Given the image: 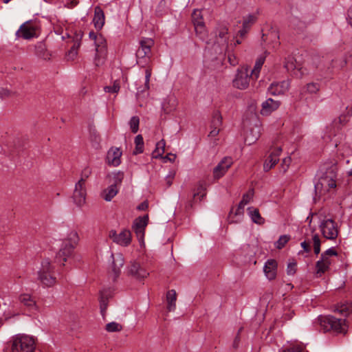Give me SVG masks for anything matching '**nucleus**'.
Listing matches in <instances>:
<instances>
[{"mask_svg":"<svg viewBox=\"0 0 352 352\" xmlns=\"http://www.w3.org/2000/svg\"><path fill=\"white\" fill-rule=\"evenodd\" d=\"M296 272V263L290 262L287 265V274L288 275H294Z\"/></svg>","mask_w":352,"mask_h":352,"instance_id":"obj_48","label":"nucleus"},{"mask_svg":"<svg viewBox=\"0 0 352 352\" xmlns=\"http://www.w3.org/2000/svg\"><path fill=\"white\" fill-rule=\"evenodd\" d=\"M78 239V233L74 230L71 231L67 234L56 254L57 262H63V265H64V262L67 261V258L72 256Z\"/></svg>","mask_w":352,"mask_h":352,"instance_id":"obj_2","label":"nucleus"},{"mask_svg":"<svg viewBox=\"0 0 352 352\" xmlns=\"http://www.w3.org/2000/svg\"><path fill=\"white\" fill-rule=\"evenodd\" d=\"M205 190L204 187L203 186L201 183H199L197 187V192L194 193L193 197L188 201L185 204V210L188 211L192 208L193 200L197 196H199V199H202L205 196V193L204 191Z\"/></svg>","mask_w":352,"mask_h":352,"instance_id":"obj_32","label":"nucleus"},{"mask_svg":"<svg viewBox=\"0 0 352 352\" xmlns=\"http://www.w3.org/2000/svg\"><path fill=\"white\" fill-rule=\"evenodd\" d=\"M331 264V261L328 257H322L321 254L320 259L316 263V274L318 276H321L322 274H324L329 269V266Z\"/></svg>","mask_w":352,"mask_h":352,"instance_id":"obj_26","label":"nucleus"},{"mask_svg":"<svg viewBox=\"0 0 352 352\" xmlns=\"http://www.w3.org/2000/svg\"><path fill=\"white\" fill-rule=\"evenodd\" d=\"M104 20L105 17L103 10L99 6L96 7L93 19L96 28L100 30L104 24Z\"/></svg>","mask_w":352,"mask_h":352,"instance_id":"obj_27","label":"nucleus"},{"mask_svg":"<svg viewBox=\"0 0 352 352\" xmlns=\"http://www.w3.org/2000/svg\"><path fill=\"white\" fill-rule=\"evenodd\" d=\"M256 21V18L253 15H249L247 19H245L243 22V28L248 27L252 25Z\"/></svg>","mask_w":352,"mask_h":352,"instance_id":"obj_49","label":"nucleus"},{"mask_svg":"<svg viewBox=\"0 0 352 352\" xmlns=\"http://www.w3.org/2000/svg\"><path fill=\"white\" fill-rule=\"evenodd\" d=\"M320 228L324 237L327 239L333 240L338 235L337 224L331 219L323 220L320 225Z\"/></svg>","mask_w":352,"mask_h":352,"instance_id":"obj_9","label":"nucleus"},{"mask_svg":"<svg viewBox=\"0 0 352 352\" xmlns=\"http://www.w3.org/2000/svg\"><path fill=\"white\" fill-rule=\"evenodd\" d=\"M248 211L254 223L258 225H263L265 223V219L261 216L258 209L253 207H249L248 208Z\"/></svg>","mask_w":352,"mask_h":352,"instance_id":"obj_31","label":"nucleus"},{"mask_svg":"<svg viewBox=\"0 0 352 352\" xmlns=\"http://www.w3.org/2000/svg\"><path fill=\"white\" fill-rule=\"evenodd\" d=\"M336 168L331 167L319 180V182L315 185L317 190L320 188H326L328 190L330 188L336 187Z\"/></svg>","mask_w":352,"mask_h":352,"instance_id":"obj_8","label":"nucleus"},{"mask_svg":"<svg viewBox=\"0 0 352 352\" xmlns=\"http://www.w3.org/2000/svg\"><path fill=\"white\" fill-rule=\"evenodd\" d=\"M165 145L166 143L164 140H161L157 143L156 148L152 153L153 158H159L162 157V155L164 153Z\"/></svg>","mask_w":352,"mask_h":352,"instance_id":"obj_38","label":"nucleus"},{"mask_svg":"<svg viewBox=\"0 0 352 352\" xmlns=\"http://www.w3.org/2000/svg\"><path fill=\"white\" fill-rule=\"evenodd\" d=\"M302 347L300 345H294L285 349L283 352H302Z\"/></svg>","mask_w":352,"mask_h":352,"instance_id":"obj_51","label":"nucleus"},{"mask_svg":"<svg viewBox=\"0 0 352 352\" xmlns=\"http://www.w3.org/2000/svg\"><path fill=\"white\" fill-rule=\"evenodd\" d=\"M248 30V27H243V28L239 31V34L240 35L241 37H243L247 34Z\"/></svg>","mask_w":352,"mask_h":352,"instance_id":"obj_64","label":"nucleus"},{"mask_svg":"<svg viewBox=\"0 0 352 352\" xmlns=\"http://www.w3.org/2000/svg\"><path fill=\"white\" fill-rule=\"evenodd\" d=\"M301 247L303 248L304 251L307 253H309L311 252V247L309 245V243H307L306 241H304L300 243Z\"/></svg>","mask_w":352,"mask_h":352,"instance_id":"obj_59","label":"nucleus"},{"mask_svg":"<svg viewBox=\"0 0 352 352\" xmlns=\"http://www.w3.org/2000/svg\"><path fill=\"white\" fill-rule=\"evenodd\" d=\"M122 329V326L116 322H111L106 324L105 330L108 332H119Z\"/></svg>","mask_w":352,"mask_h":352,"instance_id":"obj_41","label":"nucleus"},{"mask_svg":"<svg viewBox=\"0 0 352 352\" xmlns=\"http://www.w3.org/2000/svg\"><path fill=\"white\" fill-rule=\"evenodd\" d=\"M108 177L109 178V186L119 189L124 179V173L121 171L113 173L112 175H109Z\"/></svg>","mask_w":352,"mask_h":352,"instance_id":"obj_28","label":"nucleus"},{"mask_svg":"<svg viewBox=\"0 0 352 352\" xmlns=\"http://www.w3.org/2000/svg\"><path fill=\"white\" fill-rule=\"evenodd\" d=\"M14 95V93L8 89H4V88L0 89V98L2 99L11 97Z\"/></svg>","mask_w":352,"mask_h":352,"instance_id":"obj_46","label":"nucleus"},{"mask_svg":"<svg viewBox=\"0 0 352 352\" xmlns=\"http://www.w3.org/2000/svg\"><path fill=\"white\" fill-rule=\"evenodd\" d=\"M222 124V116L219 111H215L212 113V118L210 123L211 131L209 136L214 138L216 137L219 131L220 127Z\"/></svg>","mask_w":352,"mask_h":352,"instance_id":"obj_17","label":"nucleus"},{"mask_svg":"<svg viewBox=\"0 0 352 352\" xmlns=\"http://www.w3.org/2000/svg\"><path fill=\"white\" fill-rule=\"evenodd\" d=\"M258 133H259L258 131H257L256 133V134L254 135L252 138L250 137L249 134H247L245 139V142L249 145L253 144L254 142H256L258 140V138L259 137Z\"/></svg>","mask_w":352,"mask_h":352,"instance_id":"obj_50","label":"nucleus"},{"mask_svg":"<svg viewBox=\"0 0 352 352\" xmlns=\"http://www.w3.org/2000/svg\"><path fill=\"white\" fill-rule=\"evenodd\" d=\"M80 42L75 43L71 47V50L69 51L68 56H72V57L76 56L77 54V50L80 47Z\"/></svg>","mask_w":352,"mask_h":352,"instance_id":"obj_52","label":"nucleus"},{"mask_svg":"<svg viewBox=\"0 0 352 352\" xmlns=\"http://www.w3.org/2000/svg\"><path fill=\"white\" fill-rule=\"evenodd\" d=\"M91 169L89 167H85L81 172L80 179L78 183L85 185V182L87 179L89 178V177L91 175Z\"/></svg>","mask_w":352,"mask_h":352,"instance_id":"obj_43","label":"nucleus"},{"mask_svg":"<svg viewBox=\"0 0 352 352\" xmlns=\"http://www.w3.org/2000/svg\"><path fill=\"white\" fill-rule=\"evenodd\" d=\"M151 76V69L146 68L145 71V87L146 89H149V80Z\"/></svg>","mask_w":352,"mask_h":352,"instance_id":"obj_53","label":"nucleus"},{"mask_svg":"<svg viewBox=\"0 0 352 352\" xmlns=\"http://www.w3.org/2000/svg\"><path fill=\"white\" fill-rule=\"evenodd\" d=\"M166 300L168 302L167 309L169 311H174L176 307L177 300L176 292L174 289L169 290L166 294Z\"/></svg>","mask_w":352,"mask_h":352,"instance_id":"obj_34","label":"nucleus"},{"mask_svg":"<svg viewBox=\"0 0 352 352\" xmlns=\"http://www.w3.org/2000/svg\"><path fill=\"white\" fill-rule=\"evenodd\" d=\"M107 307H108V294L106 291H102L100 292V313L103 318H104V316H105Z\"/></svg>","mask_w":352,"mask_h":352,"instance_id":"obj_35","label":"nucleus"},{"mask_svg":"<svg viewBox=\"0 0 352 352\" xmlns=\"http://www.w3.org/2000/svg\"><path fill=\"white\" fill-rule=\"evenodd\" d=\"M86 195L85 185L77 182L72 196L76 206H81L85 203Z\"/></svg>","mask_w":352,"mask_h":352,"instance_id":"obj_15","label":"nucleus"},{"mask_svg":"<svg viewBox=\"0 0 352 352\" xmlns=\"http://www.w3.org/2000/svg\"><path fill=\"white\" fill-rule=\"evenodd\" d=\"M289 82L283 80L280 82H273L268 87V93L272 96L284 94L289 89Z\"/></svg>","mask_w":352,"mask_h":352,"instance_id":"obj_19","label":"nucleus"},{"mask_svg":"<svg viewBox=\"0 0 352 352\" xmlns=\"http://www.w3.org/2000/svg\"><path fill=\"white\" fill-rule=\"evenodd\" d=\"M112 273L113 274V279L115 281L120 274L121 268L124 263V259L122 255L120 254H117L116 256L112 255Z\"/></svg>","mask_w":352,"mask_h":352,"instance_id":"obj_23","label":"nucleus"},{"mask_svg":"<svg viewBox=\"0 0 352 352\" xmlns=\"http://www.w3.org/2000/svg\"><path fill=\"white\" fill-rule=\"evenodd\" d=\"M148 207V203L147 201H144L137 206V210L140 211L146 210Z\"/></svg>","mask_w":352,"mask_h":352,"instance_id":"obj_58","label":"nucleus"},{"mask_svg":"<svg viewBox=\"0 0 352 352\" xmlns=\"http://www.w3.org/2000/svg\"><path fill=\"white\" fill-rule=\"evenodd\" d=\"M129 126L131 132L136 133L139 130L140 118L138 116H133L129 121Z\"/></svg>","mask_w":352,"mask_h":352,"instance_id":"obj_42","label":"nucleus"},{"mask_svg":"<svg viewBox=\"0 0 352 352\" xmlns=\"http://www.w3.org/2000/svg\"><path fill=\"white\" fill-rule=\"evenodd\" d=\"M192 21L195 26L197 34L201 35L205 30L204 22L201 14V11L195 10L192 14Z\"/></svg>","mask_w":352,"mask_h":352,"instance_id":"obj_18","label":"nucleus"},{"mask_svg":"<svg viewBox=\"0 0 352 352\" xmlns=\"http://www.w3.org/2000/svg\"><path fill=\"white\" fill-rule=\"evenodd\" d=\"M263 270L269 280H274L276 276L277 262L274 259L267 260L264 265Z\"/></svg>","mask_w":352,"mask_h":352,"instance_id":"obj_25","label":"nucleus"},{"mask_svg":"<svg viewBox=\"0 0 352 352\" xmlns=\"http://www.w3.org/2000/svg\"><path fill=\"white\" fill-rule=\"evenodd\" d=\"M228 60L232 65H235L237 63V61L234 55L229 54L228 55Z\"/></svg>","mask_w":352,"mask_h":352,"instance_id":"obj_63","label":"nucleus"},{"mask_svg":"<svg viewBox=\"0 0 352 352\" xmlns=\"http://www.w3.org/2000/svg\"><path fill=\"white\" fill-rule=\"evenodd\" d=\"M35 52L38 56L44 59L47 58L49 56V54L47 52L46 45L43 42H39L36 45Z\"/></svg>","mask_w":352,"mask_h":352,"instance_id":"obj_37","label":"nucleus"},{"mask_svg":"<svg viewBox=\"0 0 352 352\" xmlns=\"http://www.w3.org/2000/svg\"><path fill=\"white\" fill-rule=\"evenodd\" d=\"M135 148L133 151V154L137 155L143 153L144 151V140L142 135H138L135 138Z\"/></svg>","mask_w":352,"mask_h":352,"instance_id":"obj_40","label":"nucleus"},{"mask_svg":"<svg viewBox=\"0 0 352 352\" xmlns=\"http://www.w3.org/2000/svg\"><path fill=\"white\" fill-rule=\"evenodd\" d=\"M19 302L30 311H37L38 307L35 298L29 294H22L19 296Z\"/></svg>","mask_w":352,"mask_h":352,"instance_id":"obj_24","label":"nucleus"},{"mask_svg":"<svg viewBox=\"0 0 352 352\" xmlns=\"http://www.w3.org/2000/svg\"><path fill=\"white\" fill-rule=\"evenodd\" d=\"M122 151L118 148H111L107 155V162L113 166H118L121 163Z\"/></svg>","mask_w":352,"mask_h":352,"instance_id":"obj_21","label":"nucleus"},{"mask_svg":"<svg viewBox=\"0 0 352 352\" xmlns=\"http://www.w3.org/2000/svg\"><path fill=\"white\" fill-rule=\"evenodd\" d=\"M148 222V215L136 218L133 223V230L137 235L139 241H142L144 237L145 228Z\"/></svg>","mask_w":352,"mask_h":352,"instance_id":"obj_12","label":"nucleus"},{"mask_svg":"<svg viewBox=\"0 0 352 352\" xmlns=\"http://www.w3.org/2000/svg\"><path fill=\"white\" fill-rule=\"evenodd\" d=\"M96 47V55L94 58V64L99 67L104 64L107 56V43L105 38L101 34L98 35L94 41Z\"/></svg>","mask_w":352,"mask_h":352,"instance_id":"obj_5","label":"nucleus"},{"mask_svg":"<svg viewBox=\"0 0 352 352\" xmlns=\"http://www.w3.org/2000/svg\"><path fill=\"white\" fill-rule=\"evenodd\" d=\"M289 239H290L289 235L285 234V235L280 236L276 242V248L280 250L283 248H284V246L289 241Z\"/></svg>","mask_w":352,"mask_h":352,"instance_id":"obj_44","label":"nucleus"},{"mask_svg":"<svg viewBox=\"0 0 352 352\" xmlns=\"http://www.w3.org/2000/svg\"><path fill=\"white\" fill-rule=\"evenodd\" d=\"M128 274L138 279H142L146 278L148 273L144 268L141 267L139 263L133 261L131 262L129 266Z\"/></svg>","mask_w":352,"mask_h":352,"instance_id":"obj_20","label":"nucleus"},{"mask_svg":"<svg viewBox=\"0 0 352 352\" xmlns=\"http://www.w3.org/2000/svg\"><path fill=\"white\" fill-rule=\"evenodd\" d=\"M120 90V84L118 81L113 82V86H107L104 87V91L109 93H118Z\"/></svg>","mask_w":352,"mask_h":352,"instance_id":"obj_45","label":"nucleus"},{"mask_svg":"<svg viewBox=\"0 0 352 352\" xmlns=\"http://www.w3.org/2000/svg\"><path fill=\"white\" fill-rule=\"evenodd\" d=\"M294 315V310L288 309V310L285 311L283 318L286 320H291L293 318Z\"/></svg>","mask_w":352,"mask_h":352,"instance_id":"obj_55","label":"nucleus"},{"mask_svg":"<svg viewBox=\"0 0 352 352\" xmlns=\"http://www.w3.org/2000/svg\"><path fill=\"white\" fill-rule=\"evenodd\" d=\"M233 164V160L230 157H225L218 164V165L213 169V177L216 179L222 177L228 170Z\"/></svg>","mask_w":352,"mask_h":352,"instance_id":"obj_13","label":"nucleus"},{"mask_svg":"<svg viewBox=\"0 0 352 352\" xmlns=\"http://www.w3.org/2000/svg\"><path fill=\"white\" fill-rule=\"evenodd\" d=\"M36 28L32 25L30 22H26L22 24L19 29L16 32V36L18 38H23L24 39H30L36 36Z\"/></svg>","mask_w":352,"mask_h":352,"instance_id":"obj_14","label":"nucleus"},{"mask_svg":"<svg viewBox=\"0 0 352 352\" xmlns=\"http://www.w3.org/2000/svg\"><path fill=\"white\" fill-rule=\"evenodd\" d=\"M118 188L109 186L102 192V197L107 201H110L118 194Z\"/></svg>","mask_w":352,"mask_h":352,"instance_id":"obj_33","label":"nucleus"},{"mask_svg":"<svg viewBox=\"0 0 352 352\" xmlns=\"http://www.w3.org/2000/svg\"><path fill=\"white\" fill-rule=\"evenodd\" d=\"M244 207L245 206L243 205V202H239L238 207L234 212L233 209L230 210L228 217L230 223H237L239 221V218L243 214Z\"/></svg>","mask_w":352,"mask_h":352,"instance_id":"obj_29","label":"nucleus"},{"mask_svg":"<svg viewBox=\"0 0 352 352\" xmlns=\"http://www.w3.org/2000/svg\"><path fill=\"white\" fill-rule=\"evenodd\" d=\"M38 278L41 283L47 287L54 285L56 282L54 276V267L48 259H45L41 263V267L38 272Z\"/></svg>","mask_w":352,"mask_h":352,"instance_id":"obj_4","label":"nucleus"},{"mask_svg":"<svg viewBox=\"0 0 352 352\" xmlns=\"http://www.w3.org/2000/svg\"><path fill=\"white\" fill-rule=\"evenodd\" d=\"M282 152L280 146L275 148L271 151L270 155L265 160L263 164V169L265 171L270 170L273 166H274L279 160V155Z\"/></svg>","mask_w":352,"mask_h":352,"instance_id":"obj_16","label":"nucleus"},{"mask_svg":"<svg viewBox=\"0 0 352 352\" xmlns=\"http://www.w3.org/2000/svg\"><path fill=\"white\" fill-rule=\"evenodd\" d=\"M313 243L314 247L320 248L321 241L319 238V236L317 234L313 236Z\"/></svg>","mask_w":352,"mask_h":352,"instance_id":"obj_57","label":"nucleus"},{"mask_svg":"<svg viewBox=\"0 0 352 352\" xmlns=\"http://www.w3.org/2000/svg\"><path fill=\"white\" fill-rule=\"evenodd\" d=\"M321 323L327 331L333 330L337 333H345L347 329L346 320L338 319L332 316H327L321 320Z\"/></svg>","mask_w":352,"mask_h":352,"instance_id":"obj_6","label":"nucleus"},{"mask_svg":"<svg viewBox=\"0 0 352 352\" xmlns=\"http://www.w3.org/2000/svg\"><path fill=\"white\" fill-rule=\"evenodd\" d=\"M228 34V29L225 25H219L215 30V35L217 37V43H226L228 38L227 34Z\"/></svg>","mask_w":352,"mask_h":352,"instance_id":"obj_30","label":"nucleus"},{"mask_svg":"<svg viewBox=\"0 0 352 352\" xmlns=\"http://www.w3.org/2000/svg\"><path fill=\"white\" fill-rule=\"evenodd\" d=\"M251 78H254L250 74L249 68L247 66L239 67L236 70V74L232 80L233 87L239 89H245L250 85Z\"/></svg>","mask_w":352,"mask_h":352,"instance_id":"obj_7","label":"nucleus"},{"mask_svg":"<svg viewBox=\"0 0 352 352\" xmlns=\"http://www.w3.org/2000/svg\"><path fill=\"white\" fill-rule=\"evenodd\" d=\"M291 160H291L290 157H285L283 160L281 166L283 168L284 172H285L287 170V169L288 168V167L290 164Z\"/></svg>","mask_w":352,"mask_h":352,"instance_id":"obj_56","label":"nucleus"},{"mask_svg":"<svg viewBox=\"0 0 352 352\" xmlns=\"http://www.w3.org/2000/svg\"><path fill=\"white\" fill-rule=\"evenodd\" d=\"M322 257L329 258V256H337L338 252L333 248H331L328 249L325 252H324L322 254Z\"/></svg>","mask_w":352,"mask_h":352,"instance_id":"obj_54","label":"nucleus"},{"mask_svg":"<svg viewBox=\"0 0 352 352\" xmlns=\"http://www.w3.org/2000/svg\"><path fill=\"white\" fill-rule=\"evenodd\" d=\"M265 57L260 56L257 58L254 69L251 71V76H253L256 79L258 77L261 69L265 62Z\"/></svg>","mask_w":352,"mask_h":352,"instance_id":"obj_39","label":"nucleus"},{"mask_svg":"<svg viewBox=\"0 0 352 352\" xmlns=\"http://www.w3.org/2000/svg\"><path fill=\"white\" fill-rule=\"evenodd\" d=\"M351 310H352L351 308H350L349 307H348L347 305H342L340 307L336 309V311L343 316L349 315L350 314V312L351 311Z\"/></svg>","mask_w":352,"mask_h":352,"instance_id":"obj_47","label":"nucleus"},{"mask_svg":"<svg viewBox=\"0 0 352 352\" xmlns=\"http://www.w3.org/2000/svg\"><path fill=\"white\" fill-rule=\"evenodd\" d=\"M251 197H252L251 195L245 194L243 196L242 200L240 201V203L243 202V205L245 206L246 204H248L249 203L250 200L251 199Z\"/></svg>","mask_w":352,"mask_h":352,"instance_id":"obj_60","label":"nucleus"},{"mask_svg":"<svg viewBox=\"0 0 352 352\" xmlns=\"http://www.w3.org/2000/svg\"><path fill=\"white\" fill-rule=\"evenodd\" d=\"M8 350L10 352H34V340L28 336L18 335L8 343Z\"/></svg>","mask_w":352,"mask_h":352,"instance_id":"obj_1","label":"nucleus"},{"mask_svg":"<svg viewBox=\"0 0 352 352\" xmlns=\"http://www.w3.org/2000/svg\"><path fill=\"white\" fill-rule=\"evenodd\" d=\"M139 48L136 52L137 64L142 67L147 66L151 60V47H153L154 40L142 37L139 41Z\"/></svg>","mask_w":352,"mask_h":352,"instance_id":"obj_3","label":"nucleus"},{"mask_svg":"<svg viewBox=\"0 0 352 352\" xmlns=\"http://www.w3.org/2000/svg\"><path fill=\"white\" fill-rule=\"evenodd\" d=\"M284 67L288 72H291L292 75L296 78H302L305 75V69L298 63L292 56L285 58L284 61Z\"/></svg>","mask_w":352,"mask_h":352,"instance_id":"obj_10","label":"nucleus"},{"mask_svg":"<svg viewBox=\"0 0 352 352\" xmlns=\"http://www.w3.org/2000/svg\"><path fill=\"white\" fill-rule=\"evenodd\" d=\"M320 89V85L316 82L307 83L301 90V94H314L319 91Z\"/></svg>","mask_w":352,"mask_h":352,"instance_id":"obj_36","label":"nucleus"},{"mask_svg":"<svg viewBox=\"0 0 352 352\" xmlns=\"http://www.w3.org/2000/svg\"><path fill=\"white\" fill-rule=\"evenodd\" d=\"M280 104V101L274 100L272 98H268L262 103V108L261 109V113L263 116H268L272 111L276 110Z\"/></svg>","mask_w":352,"mask_h":352,"instance_id":"obj_22","label":"nucleus"},{"mask_svg":"<svg viewBox=\"0 0 352 352\" xmlns=\"http://www.w3.org/2000/svg\"><path fill=\"white\" fill-rule=\"evenodd\" d=\"M109 236L114 243L125 247L131 241V233L129 230H123L119 234L112 230L109 232Z\"/></svg>","mask_w":352,"mask_h":352,"instance_id":"obj_11","label":"nucleus"},{"mask_svg":"<svg viewBox=\"0 0 352 352\" xmlns=\"http://www.w3.org/2000/svg\"><path fill=\"white\" fill-rule=\"evenodd\" d=\"M175 158L176 155L172 153H168L164 157L165 160H168L170 162H174Z\"/></svg>","mask_w":352,"mask_h":352,"instance_id":"obj_62","label":"nucleus"},{"mask_svg":"<svg viewBox=\"0 0 352 352\" xmlns=\"http://www.w3.org/2000/svg\"><path fill=\"white\" fill-rule=\"evenodd\" d=\"M348 23L352 27V6L349 9L347 12V18Z\"/></svg>","mask_w":352,"mask_h":352,"instance_id":"obj_61","label":"nucleus"}]
</instances>
